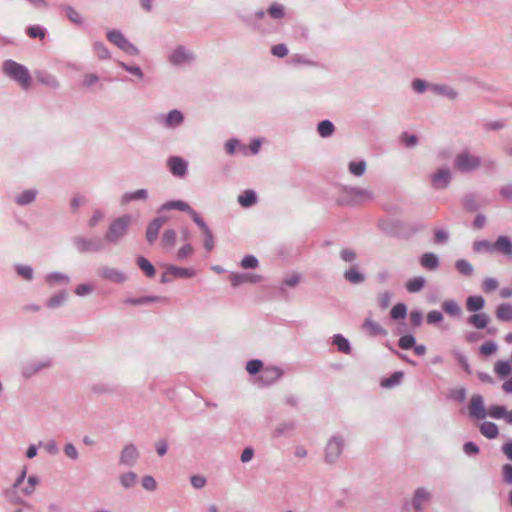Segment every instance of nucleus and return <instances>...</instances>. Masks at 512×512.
I'll return each mask as SVG.
<instances>
[{
    "label": "nucleus",
    "instance_id": "a878e982",
    "mask_svg": "<svg viewBox=\"0 0 512 512\" xmlns=\"http://www.w3.org/2000/svg\"><path fill=\"white\" fill-rule=\"evenodd\" d=\"M60 9L65 12V15L66 17L73 23V24H76V25H83L84 21H83V17L81 16V14L75 9L73 8L71 5H68V4H62L60 5Z\"/></svg>",
    "mask_w": 512,
    "mask_h": 512
},
{
    "label": "nucleus",
    "instance_id": "c85d7f7f",
    "mask_svg": "<svg viewBox=\"0 0 512 512\" xmlns=\"http://www.w3.org/2000/svg\"><path fill=\"white\" fill-rule=\"evenodd\" d=\"M496 317L503 322H512V304L501 303L496 307Z\"/></svg>",
    "mask_w": 512,
    "mask_h": 512
},
{
    "label": "nucleus",
    "instance_id": "0e129e2a",
    "mask_svg": "<svg viewBox=\"0 0 512 512\" xmlns=\"http://www.w3.org/2000/svg\"><path fill=\"white\" fill-rule=\"evenodd\" d=\"M263 369V362L259 359L249 360L246 364V370L251 375L260 374Z\"/></svg>",
    "mask_w": 512,
    "mask_h": 512
},
{
    "label": "nucleus",
    "instance_id": "f257e3e1",
    "mask_svg": "<svg viewBox=\"0 0 512 512\" xmlns=\"http://www.w3.org/2000/svg\"><path fill=\"white\" fill-rule=\"evenodd\" d=\"M132 223V216L129 214L115 218L110 224L104 235L105 243L118 245L128 234Z\"/></svg>",
    "mask_w": 512,
    "mask_h": 512
},
{
    "label": "nucleus",
    "instance_id": "b1692460",
    "mask_svg": "<svg viewBox=\"0 0 512 512\" xmlns=\"http://www.w3.org/2000/svg\"><path fill=\"white\" fill-rule=\"evenodd\" d=\"M148 198V191L146 189H138L133 192H126L122 195L120 203L126 205L131 201L146 200Z\"/></svg>",
    "mask_w": 512,
    "mask_h": 512
},
{
    "label": "nucleus",
    "instance_id": "412c9836",
    "mask_svg": "<svg viewBox=\"0 0 512 512\" xmlns=\"http://www.w3.org/2000/svg\"><path fill=\"white\" fill-rule=\"evenodd\" d=\"M420 265L430 271H434L439 268V258L435 253L426 252L421 255L419 259Z\"/></svg>",
    "mask_w": 512,
    "mask_h": 512
},
{
    "label": "nucleus",
    "instance_id": "c9c22d12",
    "mask_svg": "<svg viewBox=\"0 0 512 512\" xmlns=\"http://www.w3.org/2000/svg\"><path fill=\"white\" fill-rule=\"evenodd\" d=\"M363 328L368 330L370 336L386 335L387 331L377 322L372 319H366L363 323Z\"/></svg>",
    "mask_w": 512,
    "mask_h": 512
},
{
    "label": "nucleus",
    "instance_id": "c03bdc74",
    "mask_svg": "<svg viewBox=\"0 0 512 512\" xmlns=\"http://www.w3.org/2000/svg\"><path fill=\"white\" fill-rule=\"evenodd\" d=\"M494 370L500 378H505L511 374L512 365L509 361L498 360L495 363Z\"/></svg>",
    "mask_w": 512,
    "mask_h": 512
},
{
    "label": "nucleus",
    "instance_id": "4be33fe9",
    "mask_svg": "<svg viewBox=\"0 0 512 512\" xmlns=\"http://www.w3.org/2000/svg\"><path fill=\"white\" fill-rule=\"evenodd\" d=\"M490 322V317L486 313H474L467 318V323L476 329H485Z\"/></svg>",
    "mask_w": 512,
    "mask_h": 512
},
{
    "label": "nucleus",
    "instance_id": "e433bc0d",
    "mask_svg": "<svg viewBox=\"0 0 512 512\" xmlns=\"http://www.w3.org/2000/svg\"><path fill=\"white\" fill-rule=\"evenodd\" d=\"M138 476L133 471L122 473L119 476V482L124 489L133 488L136 485Z\"/></svg>",
    "mask_w": 512,
    "mask_h": 512
},
{
    "label": "nucleus",
    "instance_id": "ddd939ff",
    "mask_svg": "<svg viewBox=\"0 0 512 512\" xmlns=\"http://www.w3.org/2000/svg\"><path fill=\"white\" fill-rule=\"evenodd\" d=\"M167 220L166 216H158L149 222L146 228V240L149 244H153L158 239L159 231Z\"/></svg>",
    "mask_w": 512,
    "mask_h": 512
},
{
    "label": "nucleus",
    "instance_id": "dca6fc26",
    "mask_svg": "<svg viewBox=\"0 0 512 512\" xmlns=\"http://www.w3.org/2000/svg\"><path fill=\"white\" fill-rule=\"evenodd\" d=\"M343 278L346 282L352 285H360L366 280V276L360 270L358 264H352L348 269H346L343 273Z\"/></svg>",
    "mask_w": 512,
    "mask_h": 512
},
{
    "label": "nucleus",
    "instance_id": "bf43d9fd",
    "mask_svg": "<svg viewBox=\"0 0 512 512\" xmlns=\"http://www.w3.org/2000/svg\"><path fill=\"white\" fill-rule=\"evenodd\" d=\"M46 281L49 283V284H54V283H65V284H68L69 281H70V278L68 275L64 274V273H61V272H52V273H49L47 276H46Z\"/></svg>",
    "mask_w": 512,
    "mask_h": 512
},
{
    "label": "nucleus",
    "instance_id": "052dcab7",
    "mask_svg": "<svg viewBox=\"0 0 512 512\" xmlns=\"http://www.w3.org/2000/svg\"><path fill=\"white\" fill-rule=\"evenodd\" d=\"M39 478L36 475H30L27 478V485L22 487V492L26 496H30L34 493L35 487L39 484Z\"/></svg>",
    "mask_w": 512,
    "mask_h": 512
},
{
    "label": "nucleus",
    "instance_id": "9d476101",
    "mask_svg": "<svg viewBox=\"0 0 512 512\" xmlns=\"http://www.w3.org/2000/svg\"><path fill=\"white\" fill-rule=\"evenodd\" d=\"M431 185L436 190L446 189L452 181V173L448 168H441L430 176Z\"/></svg>",
    "mask_w": 512,
    "mask_h": 512
},
{
    "label": "nucleus",
    "instance_id": "2f4dec72",
    "mask_svg": "<svg viewBox=\"0 0 512 512\" xmlns=\"http://www.w3.org/2000/svg\"><path fill=\"white\" fill-rule=\"evenodd\" d=\"M68 299V293L65 290L59 291L46 301V306L50 309H56L62 306Z\"/></svg>",
    "mask_w": 512,
    "mask_h": 512
},
{
    "label": "nucleus",
    "instance_id": "f3484780",
    "mask_svg": "<svg viewBox=\"0 0 512 512\" xmlns=\"http://www.w3.org/2000/svg\"><path fill=\"white\" fill-rule=\"evenodd\" d=\"M168 166L171 173L177 177H184L187 174V162L178 156H172L168 159Z\"/></svg>",
    "mask_w": 512,
    "mask_h": 512
},
{
    "label": "nucleus",
    "instance_id": "6e6552de",
    "mask_svg": "<svg viewBox=\"0 0 512 512\" xmlns=\"http://www.w3.org/2000/svg\"><path fill=\"white\" fill-rule=\"evenodd\" d=\"M140 458V452L134 443L126 444L119 455V464L126 467H133Z\"/></svg>",
    "mask_w": 512,
    "mask_h": 512
},
{
    "label": "nucleus",
    "instance_id": "58836bf2",
    "mask_svg": "<svg viewBox=\"0 0 512 512\" xmlns=\"http://www.w3.org/2000/svg\"><path fill=\"white\" fill-rule=\"evenodd\" d=\"M332 339L333 344L337 346L339 352L344 354L351 353L350 342L342 334H335Z\"/></svg>",
    "mask_w": 512,
    "mask_h": 512
},
{
    "label": "nucleus",
    "instance_id": "6ab92c4d",
    "mask_svg": "<svg viewBox=\"0 0 512 512\" xmlns=\"http://www.w3.org/2000/svg\"><path fill=\"white\" fill-rule=\"evenodd\" d=\"M261 279L260 275L250 273H232L230 275V282L233 287H238L246 282L257 283Z\"/></svg>",
    "mask_w": 512,
    "mask_h": 512
},
{
    "label": "nucleus",
    "instance_id": "20e7f679",
    "mask_svg": "<svg viewBox=\"0 0 512 512\" xmlns=\"http://www.w3.org/2000/svg\"><path fill=\"white\" fill-rule=\"evenodd\" d=\"M482 165L481 157L473 155L468 149L459 152L453 161V167L460 173H471Z\"/></svg>",
    "mask_w": 512,
    "mask_h": 512
},
{
    "label": "nucleus",
    "instance_id": "39448f33",
    "mask_svg": "<svg viewBox=\"0 0 512 512\" xmlns=\"http://www.w3.org/2000/svg\"><path fill=\"white\" fill-rule=\"evenodd\" d=\"M76 250L81 253H99L105 250L104 238L95 236L86 238L83 236H74L71 239Z\"/></svg>",
    "mask_w": 512,
    "mask_h": 512
},
{
    "label": "nucleus",
    "instance_id": "de8ad7c7",
    "mask_svg": "<svg viewBox=\"0 0 512 512\" xmlns=\"http://www.w3.org/2000/svg\"><path fill=\"white\" fill-rule=\"evenodd\" d=\"M463 208L468 212H475L479 209L477 199L474 194H466L462 199Z\"/></svg>",
    "mask_w": 512,
    "mask_h": 512
},
{
    "label": "nucleus",
    "instance_id": "774afa93",
    "mask_svg": "<svg viewBox=\"0 0 512 512\" xmlns=\"http://www.w3.org/2000/svg\"><path fill=\"white\" fill-rule=\"evenodd\" d=\"M38 80L42 84H44L46 86H49L51 88H58L59 87L58 80L56 79L55 76H53L51 74L45 73V74L39 75L38 76Z\"/></svg>",
    "mask_w": 512,
    "mask_h": 512
},
{
    "label": "nucleus",
    "instance_id": "c756f323",
    "mask_svg": "<svg viewBox=\"0 0 512 512\" xmlns=\"http://www.w3.org/2000/svg\"><path fill=\"white\" fill-rule=\"evenodd\" d=\"M106 36L108 41L117 46L119 49H123L124 45L128 41L124 34L120 30L116 29L108 31Z\"/></svg>",
    "mask_w": 512,
    "mask_h": 512
},
{
    "label": "nucleus",
    "instance_id": "f704fd0d",
    "mask_svg": "<svg viewBox=\"0 0 512 512\" xmlns=\"http://www.w3.org/2000/svg\"><path fill=\"white\" fill-rule=\"evenodd\" d=\"M480 432L488 439H495L499 435L498 426L490 421H485L481 424Z\"/></svg>",
    "mask_w": 512,
    "mask_h": 512
},
{
    "label": "nucleus",
    "instance_id": "0eeeda50",
    "mask_svg": "<svg viewBox=\"0 0 512 512\" xmlns=\"http://www.w3.org/2000/svg\"><path fill=\"white\" fill-rule=\"evenodd\" d=\"M344 449V439L340 435L332 436L325 447V457L324 460L328 464H334L340 455L342 454Z\"/></svg>",
    "mask_w": 512,
    "mask_h": 512
},
{
    "label": "nucleus",
    "instance_id": "a19ab883",
    "mask_svg": "<svg viewBox=\"0 0 512 512\" xmlns=\"http://www.w3.org/2000/svg\"><path fill=\"white\" fill-rule=\"evenodd\" d=\"M335 126L330 120H322L317 125V132L322 138H328L333 135Z\"/></svg>",
    "mask_w": 512,
    "mask_h": 512
},
{
    "label": "nucleus",
    "instance_id": "09e8293b",
    "mask_svg": "<svg viewBox=\"0 0 512 512\" xmlns=\"http://www.w3.org/2000/svg\"><path fill=\"white\" fill-rule=\"evenodd\" d=\"M93 50L100 60H108L111 58L109 49L101 41H96L93 44Z\"/></svg>",
    "mask_w": 512,
    "mask_h": 512
},
{
    "label": "nucleus",
    "instance_id": "393cba45",
    "mask_svg": "<svg viewBox=\"0 0 512 512\" xmlns=\"http://www.w3.org/2000/svg\"><path fill=\"white\" fill-rule=\"evenodd\" d=\"M172 209L187 212L188 210H191V207L186 202H184L182 200H171V201H167V202L163 203L159 207L158 212L160 213V212L169 211Z\"/></svg>",
    "mask_w": 512,
    "mask_h": 512
},
{
    "label": "nucleus",
    "instance_id": "e2e57ef3",
    "mask_svg": "<svg viewBox=\"0 0 512 512\" xmlns=\"http://www.w3.org/2000/svg\"><path fill=\"white\" fill-rule=\"evenodd\" d=\"M415 343L416 338L411 334L404 335L398 340V346L403 350L412 349L415 346Z\"/></svg>",
    "mask_w": 512,
    "mask_h": 512
},
{
    "label": "nucleus",
    "instance_id": "49530a36",
    "mask_svg": "<svg viewBox=\"0 0 512 512\" xmlns=\"http://www.w3.org/2000/svg\"><path fill=\"white\" fill-rule=\"evenodd\" d=\"M177 234L173 229H167L164 231L161 239V244L164 248H172L176 244Z\"/></svg>",
    "mask_w": 512,
    "mask_h": 512
},
{
    "label": "nucleus",
    "instance_id": "5fc2aeb1",
    "mask_svg": "<svg viewBox=\"0 0 512 512\" xmlns=\"http://www.w3.org/2000/svg\"><path fill=\"white\" fill-rule=\"evenodd\" d=\"M294 428H295V423L293 421L280 423L274 429L272 436L275 438L280 437V436L286 434L287 432L292 431Z\"/></svg>",
    "mask_w": 512,
    "mask_h": 512
},
{
    "label": "nucleus",
    "instance_id": "f03ea898",
    "mask_svg": "<svg viewBox=\"0 0 512 512\" xmlns=\"http://www.w3.org/2000/svg\"><path fill=\"white\" fill-rule=\"evenodd\" d=\"M3 73L17 82L23 89H28L32 82V77L29 70L22 64L8 59L2 64Z\"/></svg>",
    "mask_w": 512,
    "mask_h": 512
},
{
    "label": "nucleus",
    "instance_id": "f8f14e48",
    "mask_svg": "<svg viewBox=\"0 0 512 512\" xmlns=\"http://www.w3.org/2000/svg\"><path fill=\"white\" fill-rule=\"evenodd\" d=\"M283 375V371L276 366H268L262 369L257 381L263 386L274 384Z\"/></svg>",
    "mask_w": 512,
    "mask_h": 512
},
{
    "label": "nucleus",
    "instance_id": "7ed1b4c3",
    "mask_svg": "<svg viewBox=\"0 0 512 512\" xmlns=\"http://www.w3.org/2000/svg\"><path fill=\"white\" fill-rule=\"evenodd\" d=\"M472 247L473 251L476 253L498 252L508 258L511 253V238L506 235H501L493 243L488 240H477L473 242Z\"/></svg>",
    "mask_w": 512,
    "mask_h": 512
},
{
    "label": "nucleus",
    "instance_id": "5701e85b",
    "mask_svg": "<svg viewBox=\"0 0 512 512\" xmlns=\"http://www.w3.org/2000/svg\"><path fill=\"white\" fill-rule=\"evenodd\" d=\"M154 302L168 303L169 300L167 297L163 296H142L137 298H128L125 300V303L132 305H146Z\"/></svg>",
    "mask_w": 512,
    "mask_h": 512
},
{
    "label": "nucleus",
    "instance_id": "aec40b11",
    "mask_svg": "<svg viewBox=\"0 0 512 512\" xmlns=\"http://www.w3.org/2000/svg\"><path fill=\"white\" fill-rule=\"evenodd\" d=\"M430 91L438 96H443L450 100H455L458 97V92L452 86L447 84H431Z\"/></svg>",
    "mask_w": 512,
    "mask_h": 512
},
{
    "label": "nucleus",
    "instance_id": "13d9d810",
    "mask_svg": "<svg viewBox=\"0 0 512 512\" xmlns=\"http://www.w3.org/2000/svg\"><path fill=\"white\" fill-rule=\"evenodd\" d=\"M349 172L355 176H362L366 171V163L365 161H352L348 166Z\"/></svg>",
    "mask_w": 512,
    "mask_h": 512
},
{
    "label": "nucleus",
    "instance_id": "6e6d98bb",
    "mask_svg": "<svg viewBox=\"0 0 512 512\" xmlns=\"http://www.w3.org/2000/svg\"><path fill=\"white\" fill-rule=\"evenodd\" d=\"M15 270L19 276L27 281H32L34 278L33 268L28 265L17 264Z\"/></svg>",
    "mask_w": 512,
    "mask_h": 512
},
{
    "label": "nucleus",
    "instance_id": "423d86ee",
    "mask_svg": "<svg viewBox=\"0 0 512 512\" xmlns=\"http://www.w3.org/2000/svg\"><path fill=\"white\" fill-rule=\"evenodd\" d=\"M374 196L371 190L360 187H346L344 195L338 199L340 205L360 204L373 200Z\"/></svg>",
    "mask_w": 512,
    "mask_h": 512
},
{
    "label": "nucleus",
    "instance_id": "2eb2a0df",
    "mask_svg": "<svg viewBox=\"0 0 512 512\" xmlns=\"http://www.w3.org/2000/svg\"><path fill=\"white\" fill-rule=\"evenodd\" d=\"M169 61L176 66L183 65L187 62L194 61V55L188 51L184 46L176 47L169 56Z\"/></svg>",
    "mask_w": 512,
    "mask_h": 512
},
{
    "label": "nucleus",
    "instance_id": "1a4fd4ad",
    "mask_svg": "<svg viewBox=\"0 0 512 512\" xmlns=\"http://www.w3.org/2000/svg\"><path fill=\"white\" fill-rule=\"evenodd\" d=\"M52 365V360L46 358L43 360H33L22 364L21 374L25 379H29L40 372L42 369L49 368Z\"/></svg>",
    "mask_w": 512,
    "mask_h": 512
},
{
    "label": "nucleus",
    "instance_id": "a211bd4d",
    "mask_svg": "<svg viewBox=\"0 0 512 512\" xmlns=\"http://www.w3.org/2000/svg\"><path fill=\"white\" fill-rule=\"evenodd\" d=\"M430 497V493L425 488H417L412 499V506L415 512H424V504L429 501Z\"/></svg>",
    "mask_w": 512,
    "mask_h": 512
},
{
    "label": "nucleus",
    "instance_id": "72a5a7b5",
    "mask_svg": "<svg viewBox=\"0 0 512 512\" xmlns=\"http://www.w3.org/2000/svg\"><path fill=\"white\" fill-rule=\"evenodd\" d=\"M442 309L447 313L450 317H460L462 314V309L459 304L453 300H445L442 303Z\"/></svg>",
    "mask_w": 512,
    "mask_h": 512
},
{
    "label": "nucleus",
    "instance_id": "bb28decb",
    "mask_svg": "<svg viewBox=\"0 0 512 512\" xmlns=\"http://www.w3.org/2000/svg\"><path fill=\"white\" fill-rule=\"evenodd\" d=\"M166 269L167 272L175 278H192L195 276V271L189 268L167 265Z\"/></svg>",
    "mask_w": 512,
    "mask_h": 512
},
{
    "label": "nucleus",
    "instance_id": "680f3d73",
    "mask_svg": "<svg viewBox=\"0 0 512 512\" xmlns=\"http://www.w3.org/2000/svg\"><path fill=\"white\" fill-rule=\"evenodd\" d=\"M507 414V409L505 406L501 405H492L487 410V415L494 419H501Z\"/></svg>",
    "mask_w": 512,
    "mask_h": 512
},
{
    "label": "nucleus",
    "instance_id": "338daca9",
    "mask_svg": "<svg viewBox=\"0 0 512 512\" xmlns=\"http://www.w3.org/2000/svg\"><path fill=\"white\" fill-rule=\"evenodd\" d=\"M467 391L464 387L452 389L449 392L448 397L452 400H455L459 403H463L466 400Z\"/></svg>",
    "mask_w": 512,
    "mask_h": 512
},
{
    "label": "nucleus",
    "instance_id": "473e14b6",
    "mask_svg": "<svg viewBox=\"0 0 512 512\" xmlns=\"http://www.w3.org/2000/svg\"><path fill=\"white\" fill-rule=\"evenodd\" d=\"M136 263L147 277L153 278L155 276L156 269L147 258H145L144 256H138L136 259Z\"/></svg>",
    "mask_w": 512,
    "mask_h": 512
},
{
    "label": "nucleus",
    "instance_id": "69168bd1",
    "mask_svg": "<svg viewBox=\"0 0 512 512\" xmlns=\"http://www.w3.org/2000/svg\"><path fill=\"white\" fill-rule=\"evenodd\" d=\"M90 390L93 393L98 394V395L108 394V393H112L114 391L112 386H110L107 383H102V382L92 384L90 387Z\"/></svg>",
    "mask_w": 512,
    "mask_h": 512
},
{
    "label": "nucleus",
    "instance_id": "cd10ccee",
    "mask_svg": "<svg viewBox=\"0 0 512 512\" xmlns=\"http://www.w3.org/2000/svg\"><path fill=\"white\" fill-rule=\"evenodd\" d=\"M485 306V299L481 295L469 296L466 299V309L469 312H479Z\"/></svg>",
    "mask_w": 512,
    "mask_h": 512
},
{
    "label": "nucleus",
    "instance_id": "7c9ffc66",
    "mask_svg": "<svg viewBox=\"0 0 512 512\" xmlns=\"http://www.w3.org/2000/svg\"><path fill=\"white\" fill-rule=\"evenodd\" d=\"M37 194L38 192L36 189L25 190L16 196L15 202L20 206L31 204L36 200Z\"/></svg>",
    "mask_w": 512,
    "mask_h": 512
},
{
    "label": "nucleus",
    "instance_id": "4d7b16f0",
    "mask_svg": "<svg viewBox=\"0 0 512 512\" xmlns=\"http://www.w3.org/2000/svg\"><path fill=\"white\" fill-rule=\"evenodd\" d=\"M499 287L497 279L492 277H486L482 281L481 289L484 293L489 294L496 291Z\"/></svg>",
    "mask_w": 512,
    "mask_h": 512
},
{
    "label": "nucleus",
    "instance_id": "37998d69",
    "mask_svg": "<svg viewBox=\"0 0 512 512\" xmlns=\"http://www.w3.org/2000/svg\"><path fill=\"white\" fill-rule=\"evenodd\" d=\"M425 283H426L425 278L422 276H418V277L409 279L406 282L405 287L408 292L416 293L423 289V287L425 286Z\"/></svg>",
    "mask_w": 512,
    "mask_h": 512
},
{
    "label": "nucleus",
    "instance_id": "603ef678",
    "mask_svg": "<svg viewBox=\"0 0 512 512\" xmlns=\"http://www.w3.org/2000/svg\"><path fill=\"white\" fill-rule=\"evenodd\" d=\"M26 475H27V467H24L22 469V471L20 472V474L18 475V477L15 479L12 487L8 488V489H5L3 491V495L5 497H9V495L13 493V490H16L17 488H19L23 484V482H24V480L26 478Z\"/></svg>",
    "mask_w": 512,
    "mask_h": 512
},
{
    "label": "nucleus",
    "instance_id": "4c0bfd02",
    "mask_svg": "<svg viewBox=\"0 0 512 512\" xmlns=\"http://www.w3.org/2000/svg\"><path fill=\"white\" fill-rule=\"evenodd\" d=\"M238 202L242 207H251L257 202V195L254 190H245L238 196Z\"/></svg>",
    "mask_w": 512,
    "mask_h": 512
},
{
    "label": "nucleus",
    "instance_id": "79ce46f5",
    "mask_svg": "<svg viewBox=\"0 0 512 512\" xmlns=\"http://www.w3.org/2000/svg\"><path fill=\"white\" fill-rule=\"evenodd\" d=\"M456 270L465 277H471L474 273V267L466 259H458L455 262Z\"/></svg>",
    "mask_w": 512,
    "mask_h": 512
},
{
    "label": "nucleus",
    "instance_id": "9b49d317",
    "mask_svg": "<svg viewBox=\"0 0 512 512\" xmlns=\"http://www.w3.org/2000/svg\"><path fill=\"white\" fill-rule=\"evenodd\" d=\"M469 415L477 420H482L487 416V410L484 406V399L480 394H473L468 406Z\"/></svg>",
    "mask_w": 512,
    "mask_h": 512
},
{
    "label": "nucleus",
    "instance_id": "864d4df0",
    "mask_svg": "<svg viewBox=\"0 0 512 512\" xmlns=\"http://www.w3.org/2000/svg\"><path fill=\"white\" fill-rule=\"evenodd\" d=\"M267 13L273 19H282L285 17V8L282 4L273 3L269 6Z\"/></svg>",
    "mask_w": 512,
    "mask_h": 512
},
{
    "label": "nucleus",
    "instance_id": "4468645a",
    "mask_svg": "<svg viewBox=\"0 0 512 512\" xmlns=\"http://www.w3.org/2000/svg\"><path fill=\"white\" fill-rule=\"evenodd\" d=\"M98 276L104 280L111 281L113 283L121 284L126 281V275L115 268L109 266H102L97 271Z\"/></svg>",
    "mask_w": 512,
    "mask_h": 512
},
{
    "label": "nucleus",
    "instance_id": "a18cd8bd",
    "mask_svg": "<svg viewBox=\"0 0 512 512\" xmlns=\"http://www.w3.org/2000/svg\"><path fill=\"white\" fill-rule=\"evenodd\" d=\"M403 377L404 373L402 371H396L390 377L384 378L381 381V386L383 388H393L400 384Z\"/></svg>",
    "mask_w": 512,
    "mask_h": 512
},
{
    "label": "nucleus",
    "instance_id": "ea45409f",
    "mask_svg": "<svg viewBox=\"0 0 512 512\" xmlns=\"http://www.w3.org/2000/svg\"><path fill=\"white\" fill-rule=\"evenodd\" d=\"M183 114L179 110H171L166 118H165V125L167 127H177L183 122Z\"/></svg>",
    "mask_w": 512,
    "mask_h": 512
},
{
    "label": "nucleus",
    "instance_id": "8fccbe9b",
    "mask_svg": "<svg viewBox=\"0 0 512 512\" xmlns=\"http://www.w3.org/2000/svg\"><path fill=\"white\" fill-rule=\"evenodd\" d=\"M340 259L345 263L355 264L354 262L357 260L358 255L357 252L350 247H345L340 250L339 253Z\"/></svg>",
    "mask_w": 512,
    "mask_h": 512
},
{
    "label": "nucleus",
    "instance_id": "3c124183",
    "mask_svg": "<svg viewBox=\"0 0 512 512\" xmlns=\"http://www.w3.org/2000/svg\"><path fill=\"white\" fill-rule=\"evenodd\" d=\"M407 315V306L404 303H397L390 311L393 320L404 319Z\"/></svg>",
    "mask_w": 512,
    "mask_h": 512
}]
</instances>
